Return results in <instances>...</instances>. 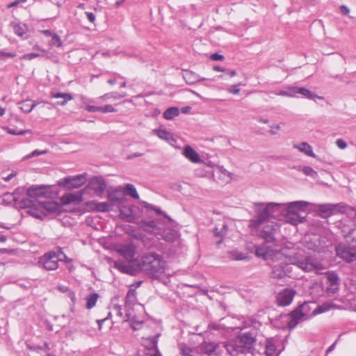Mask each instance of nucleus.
Here are the masks:
<instances>
[{
    "label": "nucleus",
    "mask_w": 356,
    "mask_h": 356,
    "mask_svg": "<svg viewBox=\"0 0 356 356\" xmlns=\"http://www.w3.org/2000/svg\"><path fill=\"white\" fill-rule=\"evenodd\" d=\"M309 205L310 203L306 201L255 203L254 210L256 214L250 220V226L257 228L263 223H267L261 235L266 241H272L274 239L273 234L277 229V225L270 220L271 218H284L286 222L296 225L305 220V217L300 216L299 212L305 211Z\"/></svg>",
    "instance_id": "1"
},
{
    "label": "nucleus",
    "mask_w": 356,
    "mask_h": 356,
    "mask_svg": "<svg viewBox=\"0 0 356 356\" xmlns=\"http://www.w3.org/2000/svg\"><path fill=\"white\" fill-rule=\"evenodd\" d=\"M255 254L257 257L268 261L272 267V275L275 278L290 276L289 265L291 264L307 272L324 268L321 263L305 254L302 250H297L289 246L277 250L264 244L256 248Z\"/></svg>",
    "instance_id": "2"
},
{
    "label": "nucleus",
    "mask_w": 356,
    "mask_h": 356,
    "mask_svg": "<svg viewBox=\"0 0 356 356\" xmlns=\"http://www.w3.org/2000/svg\"><path fill=\"white\" fill-rule=\"evenodd\" d=\"M115 250L126 260L115 261L114 266L117 269L129 275H135L139 271V260L136 257V246L133 243L119 244L116 245Z\"/></svg>",
    "instance_id": "3"
},
{
    "label": "nucleus",
    "mask_w": 356,
    "mask_h": 356,
    "mask_svg": "<svg viewBox=\"0 0 356 356\" xmlns=\"http://www.w3.org/2000/svg\"><path fill=\"white\" fill-rule=\"evenodd\" d=\"M121 189L117 188L110 191L107 194L108 202H99L97 201H89L86 203V207L90 211L107 212L115 210V207H120L124 204L127 199L120 193Z\"/></svg>",
    "instance_id": "4"
},
{
    "label": "nucleus",
    "mask_w": 356,
    "mask_h": 356,
    "mask_svg": "<svg viewBox=\"0 0 356 356\" xmlns=\"http://www.w3.org/2000/svg\"><path fill=\"white\" fill-rule=\"evenodd\" d=\"M140 270H143L147 275L159 278L165 270V261L162 257L156 253L149 252L139 260Z\"/></svg>",
    "instance_id": "5"
},
{
    "label": "nucleus",
    "mask_w": 356,
    "mask_h": 356,
    "mask_svg": "<svg viewBox=\"0 0 356 356\" xmlns=\"http://www.w3.org/2000/svg\"><path fill=\"white\" fill-rule=\"evenodd\" d=\"M180 351L183 356H199L198 350L207 355L214 354L220 356H230L232 350L228 343H204L199 348L191 349L185 345H180Z\"/></svg>",
    "instance_id": "6"
},
{
    "label": "nucleus",
    "mask_w": 356,
    "mask_h": 356,
    "mask_svg": "<svg viewBox=\"0 0 356 356\" xmlns=\"http://www.w3.org/2000/svg\"><path fill=\"white\" fill-rule=\"evenodd\" d=\"M139 310L143 311V306L136 302V294L134 289H131L128 291L126 296L125 301V316L124 321H130L131 327L134 329H138L142 323V318L140 314H137L136 312Z\"/></svg>",
    "instance_id": "7"
},
{
    "label": "nucleus",
    "mask_w": 356,
    "mask_h": 356,
    "mask_svg": "<svg viewBox=\"0 0 356 356\" xmlns=\"http://www.w3.org/2000/svg\"><path fill=\"white\" fill-rule=\"evenodd\" d=\"M24 204L27 208V213L38 219H42L48 214L57 213L60 209L58 203L51 201L33 202L32 200H27L24 202Z\"/></svg>",
    "instance_id": "8"
},
{
    "label": "nucleus",
    "mask_w": 356,
    "mask_h": 356,
    "mask_svg": "<svg viewBox=\"0 0 356 356\" xmlns=\"http://www.w3.org/2000/svg\"><path fill=\"white\" fill-rule=\"evenodd\" d=\"M254 341V335L249 331H243L240 333L236 341L228 342L230 348L232 350L231 355L238 353H243L247 346H250Z\"/></svg>",
    "instance_id": "9"
},
{
    "label": "nucleus",
    "mask_w": 356,
    "mask_h": 356,
    "mask_svg": "<svg viewBox=\"0 0 356 356\" xmlns=\"http://www.w3.org/2000/svg\"><path fill=\"white\" fill-rule=\"evenodd\" d=\"M141 227L146 232L154 234L158 239H164L166 241H174L177 236V232L170 229H165L163 232H161L160 228L157 227L155 221L142 222Z\"/></svg>",
    "instance_id": "10"
},
{
    "label": "nucleus",
    "mask_w": 356,
    "mask_h": 356,
    "mask_svg": "<svg viewBox=\"0 0 356 356\" xmlns=\"http://www.w3.org/2000/svg\"><path fill=\"white\" fill-rule=\"evenodd\" d=\"M275 94L280 96H286L289 97H305L308 99L316 100V99H321L314 92L305 88L300 87H289L286 90H281L275 92Z\"/></svg>",
    "instance_id": "11"
},
{
    "label": "nucleus",
    "mask_w": 356,
    "mask_h": 356,
    "mask_svg": "<svg viewBox=\"0 0 356 356\" xmlns=\"http://www.w3.org/2000/svg\"><path fill=\"white\" fill-rule=\"evenodd\" d=\"M87 181L86 175L85 174L78 175L76 176H70L60 179L58 181V185L68 189L78 188L82 186Z\"/></svg>",
    "instance_id": "12"
},
{
    "label": "nucleus",
    "mask_w": 356,
    "mask_h": 356,
    "mask_svg": "<svg viewBox=\"0 0 356 356\" xmlns=\"http://www.w3.org/2000/svg\"><path fill=\"white\" fill-rule=\"evenodd\" d=\"M306 307H307V304H304L299 309L293 311L291 314L283 316V321L287 324L289 328H294L303 320L304 317L306 316L303 310H305Z\"/></svg>",
    "instance_id": "13"
},
{
    "label": "nucleus",
    "mask_w": 356,
    "mask_h": 356,
    "mask_svg": "<svg viewBox=\"0 0 356 356\" xmlns=\"http://www.w3.org/2000/svg\"><path fill=\"white\" fill-rule=\"evenodd\" d=\"M92 99H88L83 97V106L88 112H100L103 113H114L117 110L111 104H106L102 106V104H97L94 102H91Z\"/></svg>",
    "instance_id": "14"
},
{
    "label": "nucleus",
    "mask_w": 356,
    "mask_h": 356,
    "mask_svg": "<svg viewBox=\"0 0 356 356\" xmlns=\"http://www.w3.org/2000/svg\"><path fill=\"white\" fill-rule=\"evenodd\" d=\"M63 258L54 252H49L40 258L38 264L47 270H54L58 266V261Z\"/></svg>",
    "instance_id": "15"
},
{
    "label": "nucleus",
    "mask_w": 356,
    "mask_h": 356,
    "mask_svg": "<svg viewBox=\"0 0 356 356\" xmlns=\"http://www.w3.org/2000/svg\"><path fill=\"white\" fill-rule=\"evenodd\" d=\"M118 209L119 211V217L122 220L127 222H134L136 218V214L135 211L136 207L133 204L126 200L124 203L122 204Z\"/></svg>",
    "instance_id": "16"
},
{
    "label": "nucleus",
    "mask_w": 356,
    "mask_h": 356,
    "mask_svg": "<svg viewBox=\"0 0 356 356\" xmlns=\"http://www.w3.org/2000/svg\"><path fill=\"white\" fill-rule=\"evenodd\" d=\"M295 295V290L292 289H284L276 296V302L279 306H288L292 302Z\"/></svg>",
    "instance_id": "17"
},
{
    "label": "nucleus",
    "mask_w": 356,
    "mask_h": 356,
    "mask_svg": "<svg viewBox=\"0 0 356 356\" xmlns=\"http://www.w3.org/2000/svg\"><path fill=\"white\" fill-rule=\"evenodd\" d=\"M88 187L92 190L98 196H102L106 188V184L103 178L95 177L90 179Z\"/></svg>",
    "instance_id": "18"
},
{
    "label": "nucleus",
    "mask_w": 356,
    "mask_h": 356,
    "mask_svg": "<svg viewBox=\"0 0 356 356\" xmlns=\"http://www.w3.org/2000/svg\"><path fill=\"white\" fill-rule=\"evenodd\" d=\"M336 252L337 256L347 261H352L356 257V250L345 245H338Z\"/></svg>",
    "instance_id": "19"
},
{
    "label": "nucleus",
    "mask_w": 356,
    "mask_h": 356,
    "mask_svg": "<svg viewBox=\"0 0 356 356\" xmlns=\"http://www.w3.org/2000/svg\"><path fill=\"white\" fill-rule=\"evenodd\" d=\"M49 186H35L27 190V195L30 198L36 199L42 197H49Z\"/></svg>",
    "instance_id": "20"
},
{
    "label": "nucleus",
    "mask_w": 356,
    "mask_h": 356,
    "mask_svg": "<svg viewBox=\"0 0 356 356\" xmlns=\"http://www.w3.org/2000/svg\"><path fill=\"white\" fill-rule=\"evenodd\" d=\"M213 176L214 179L221 184H226L231 181L232 177L229 172L222 166L217 165L214 167L213 170Z\"/></svg>",
    "instance_id": "21"
},
{
    "label": "nucleus",
    "mask_w": 356,
    "mask_h": 356,
    "mask_svg": "<svg viewBox=\"0 0 356 356\" xmlns=\"http://www.w3.org/2000/svg\"><path fill=\"white\" fill-rule=\"evenodd\" d=\"M152 134L156 135L160 139L165 140L170 145L177 147V139L174 137L172 134L165 129H155L152 131Z\"/></svg>",
    "instance_id": "22"
},
{
    "label": "nucleus",
    "mask_w": 356,
    "mask_h": 356,
    "mask_svg": "<svg viewBox=\"0 0 356 356\" xmlns=\"http://www.w3.org/2000/svg\"><path fill=\"white\" fill-rule=\"evenodd\" d=\"M182 154L191 163H200L202 162L200 154L190 145L184 147L182 151Z\"/></svg>",
    "instance_id": "23"
},
{
    "label": "nucleus",
    "mask_w": 356,
    "mask_h": 356,
    "mask_svg": "<svg viewBox=\"0 0 356 356\" xmlns=\"http://www.w3.org/2000/svg\"><path fill=\"white\" fill-rule=\"evenodd\" d=\"M83 200V192L79 191L73 193H67L60 198L63 204L67 205L72 203H79Z\"/></svg>",
    "instance_id": "24"
},
{
    "label": "nucleus",
    "mask_w": 356,
    "mask_h": 356,
    "mask_svg": "<svg viewBox=\"0 0 356 356\" xmlns=\"http://www.w3.org/2000/svg\"><path fill=\"white\" fill-rule=\"evenodd\" d=\"M293 148L298 149V151H300V152L305 154V155H307L308 156H311L313 158L316 157V155L313 152L312 146L306 142L294 144Z\"/></svg>",
    "instance_id": "25"
},
{
    "label": "nucleus",
    "mask_w": 356,
    "mask_h": 356,
    "mask_svg": "<svg viewBox=\"0 0 356 356\" xmlns=\"http://www.w3.org/2000/svg\"><path fill=\"white\" fill-rule=\"evenodd\" d=\"M122 97H123V95H120L118 92H108L102 96L98 97L95 99H92L91 102H94L97 104H103L104 102H107L110 99L116 100Z\"/></svg>",
    "instance_id": "26"
},
{
    "label": "nucleus",
    "mask_w": 356,
    "mask_h": 356,
    "mask_svg": "<svg viewBox=\"0 0 356 356\" xmlns=\"http://www.w3.org/2000/svg\"><path fill=\"white\" fill-rule=\"evenodd\" d=\"M12 26L15 33L19 37H24L29 30L26 24L22 23H13Z\"/></svg>",
    "instance_id": "27"
},
{
    "label": "nucleus",
    "mask_w": 356,
    "mask_h": 356,
    "mask_svg": "<svg viewBox=\"0 0 356 356\" xmlns=\"http://www.w3.org/2000/svg\"><path fill=\"white\" fill-rule=\"evenodd\" d=\"M184 79L188 84H193L199 81L207 80L206 78L200 77L198 75L191 72H186L184 74Z\"/></svg>",
    "instance_id": "28"
},
{
    "label": "nucleus",
    "mask_w": 356,
    "mask_h": 356,
    "mask_svg": "<svg viewBox=\"0 0 356 356\" xmlns=\"http://www.w3.org/2000/svg\"><path fill=\"white\" fill-rule=\"evenodd\" d=\"M99 297V294L97 293H93L88 295L86 298V308L88 309H91L92 308H93L95 306Z\"/></svg>",
    "instance_id": "29"
},
{
    "label": "nucleus",
    "mask_w": 356,
    "mask_h": 356,
    "mask_svg": "<svg viewBox=\"0 0 356 356\" xmlns=\"http://www.w3.org/2000/svg\"><path fill=\"white\" fill-rule=\"evenodd\" d=\"M276 345L273 339H268L266 345V353L268 356H273L276 353Z\"/></svg>",
    "instance_id": "30"
},
{
    "label": "nucleus",
    "mask_w": 356,
    "mask_h": 356,
    "mask_svg": "<svg viewBox=\"0 0 356 356\" xmlns=\"http://www.w3.org/2000/svg\"><path fill=\"white\" fill-rule=\"evenodd\" d=\"M179 113V110L177 107H170L164 112L163 116L167 120H172L177 117Z\"/></svg>",
    "instance_id": "31"
},
{
    "label": "nucleus",
    "mask_w": 356,
    "mask_h": 356,
    "mask_svg": "<svg viewBox=\"0 0 356 356\" xmlns=\"http://www.w3.org/2000/svg\"><path fill=\"white\" fill-rule=\"evenodd\" d=\"M124 191L125 193L135 198V199H138L139 198V195L137 193V191H136V187L133 185V184H127L125 186H124Z\"/></svg>",
    "instance_id": "32"
},
{
    "label": "nucleus",
    "mask_w": 356,
    "mask_h": 356,
    "mask_svg": "<svg viewBox=\"0 0 356 356\" xmlns=\"http://www.w3.org/2000/svg\"><path fill=\"white\" fill-rule=\"evenodd\" d=\"M136 356H161L157 349L152 347L149 349H144L138 352Z\"/></svg>",
    "instance_id": "33"
},
{
    "label": "nucleus",
    "mask_w": 356,
    "mask_h": 356,
    "mask_svg": "<svg viewBox=\"0 0 356 356\" xmlns=\"http://www.w3.org/2000/svg\"><path fill=\"white\" fill-rule=\"evenodd\" d=\"M229 257L232 260L240 261V260H245L248 259V256L246 254L239 252L238 250H233L229 252Z\"/></svg>",
    "instance_id": "34"
},
{
    "label": "nucleus",
    "mask_w": 356,
    "mask_h": 356,
    "mask_svg": "<svg viewBox=\"0 0 356 356\" xmlns=\"http://www.w3.org/2000/svg\"><path fill=\"white\" fill-rule=\"evenodd\" d=\"M317 209L321 213L327 216L333 212L334 206L332 204H319L317 206Z\"/></svg>",
    "instance_id": "35"
},
{
    "label": "nucleus",
    "mask_w": 356,
    "mask_h": 356,
    "mask_svg": "<svg viewBox=\"0 0 356 356\" xmlns=\"http://www.w3.org/2000/svg\"><path fill=\"white\" fill-rule=\"evenodd\" d=\"M54 98H63V101L58 102L57 104L61 106H64L66 102L69 100L72 99V97L71 95L67 93H60L57 92L53 95Z\"/></svg>",
    "instance_id": "36"
},
{
    "label": "nucleus",
    "mask_w": 356,
    "mask_h": 356,
    "mask_svg": "<svg viewBox=\"0 0 356 356\" xmlns=\"http://www.w3.org/2000/svg\"><path fill=\"white\" fill-rule=\"evenodd\" d=\"M21 104L20 108L24 113H30L36 106V104L32 103L30 100L24 101Z\"/></svg>",
    "instance_id": "37"
},
{
    "label": "nucleus",
    "mask_w": 356,
    "mask_h": 356,
    "mask_svg": "<svg viewBox=\"0 0 356 356\" xmlns=\"http://www.w3.org/2000/svg\"><path fill=\"white\" fill-rule=\"evenodd\" d=\"M331 309V305L330 303H324L321 305H319L316 309H315L313 312V315H316L318 314H321Z\"/></svg>",
    "instance_id": "38"
},
{
    "label": "nucleus",
    "mask_w": 356,
    "mask_h": 356,
    "mask_svg": "<svg viewBox=\"0 0 356 356\" xmlns=\"http://www.w3.org/2000/svg\"><path fill=\"white\" fill-rule=\"evenodd\" d=\"M301 168L302 172L307 176H309L312 178H316L318 175L317 172L309 166H303Z\"/></svg>",
    "instance_id": "39"
},
{
    "label": "nucleus",
    "mask_w": 356,
    "mask_h": 356,
    "mask_svg": "<svg viewBox=\"0 0 356 356\" xmlns=\"http://www.w3.org/2000/svg\"><path fill=\"white\" fill-rule=\"evenodd\" d=\"M244 86L242 83H238L237 84H233L227 87L226 89L227 91L232 95H238L240 92L239 86Z\"/></svg>",
    "instance_id": "40"
},
{
    "label": "nucleus",
    "mask_w": 356,
    "mask_h": 356,
    "mask_svg": "<svg viewBox=\"0 0 356 356\" xmlns=\"http://www.w3.org/2000/svg\"><path fill=\"white\" fill-rule=\"evenodd\" d=\"M49 45L51 46H56V47H61L63 45V42L60 39V38L57 34H54L51 37V40L49 42Z\"/></svg>",
    "instance_id": "41"
},
{
    "label": "nucleus",
    "mask_w": 356,
    "mask_h": 356,
    "mask_svg": "<svg viewBox=\"0 0 356 356\" xmlns=\"http://www.w3.org/2000/svg\"><path fill=\"white\" fill-rule=\"evenodd\" d=\"M6 129L7 132L11 135H24L25 134L30 132L29 130L17 131L16 129L8 128V127Z\"/></svg>",
    "instance_id": "42"
},
{
    "label": "nucleus",
    "mask_w": 356,
    "mask_h": 356,
    "mask_svg": "<svg viewBox=\"0 0 356 356\" xmlns=\"http://www.w3.org/2000/svg\"><path fill=\"white\" fill-rule=\"evenodd\" d=\"M47 152V149H44V150H38V149H36V150H34L33 152H32L30 154L26 155L24 157V159H30L31 157L38 156L46 154Z\"/></svg>",
    "instance_id": "43"
},
{
    "label": "nucleus",
    "mask_w": 356,
    "mask_h": 356,
    "mask_svg": "<svg viewBox=\"0 0 356 356\" xmlns=\"http://www.w3.org/2000/svg\"><path fill=\"white\" fill-rule=\"evenodd\" d=\"M227 232V225L225 224L222 225V228L219 230L218 227L215 229L214 233L216 236H222Z\"/></svg>",
    "instance_id": "44"
},
{
    "label": "nucleus",
    "mask_w": 356,
    "mask_h": 356,
    "mask_svg": "<svg viewBox=\"0 0 356 356\" xmlns=\"http://www.w3.org/2000/svg\"><path fill=\"white\" fill-rule=\"evenodd\" d=\"M40 55L39 54H37V53H29V54H26L24 55H23L21 58L23 59V60H32L33 58H38L39 57Z\"/></svg>",
    "instance_id": "45"
},
{
    "label": "nucleus",
    "mask_w": 356,
    "mask_h": 356,
    "mask_svg": "<svg viewBox=\"0 0 356 356\" xmlns=\"http://www.w3.org/2000/svg\"><path fill=\"white\" fill-rule=\"evenodd\" d=\"M335 143L337 147L341 149H345L347 147V143L343 139L339 138L336 140Z\"/></svg>",
    "instance_id": "46"
},
{
    "label": "nucleus",
    "mask_w": 356,
    "mask_h": 356,
    "mask_svg": "<svg viewBox=\"0 0 356 356\" xmlns=\"http://www.w3.org/2000/svg\"><path fill=\"white\" fill-rule=\"evenodd\" d=\"M113 312H115V314L117 316H118L119 317H121V318L123 317L122 309L120 305H114Z\"/></svg>",
    "instance_id": "47"
},
{
    "label": "nucleus",
    "mask_w": 356,
    "mask_h": 356,
    "mask_svg": "<svg viewBox=\"0 0 356 356\" xmlns=\"http://www.w3.org/2000/svg\"><path fill=\"white\" fill-rule=\"evenodd\" d=\"M339 289L338 283H332L330 284V286L327 289V293L329 294L330 293H335Z\"/></svg>",
    "instance_id": "48"
},
{
    "label": "nucleus",
    "mask_w": 356,
    "mask_h": 356,
    "mask_svg": "<svg viewBox=\"0 0 356 356\" xmlns=\"http://www.w3.org/2000/svg\"><path fill=\"white\" fill-rule=\"evenodd\" d=\"M328 280H329L330 284H332V283H338V277L334 274L329 275Z\"/></svg>",
    "instance_id": "49"
},
{
    "label": "nucleus",
    "mask_w": 356,
    "mask_h": 356,
    "mask_svg": "<svg viewBox=\"0 0 356 356\" xmlns=\"http://www.w3.org/2000/svg\"><path fill=\"white\" fill-rule=\"evenodd\" d=\"M16 55L15 54H13V53L5 52V51H0V58H1L3 56L8 57V58H13Z\"/></svg>",
    "instance_id": "50"
},
{
    "label": "nucleus",
    "mask_w": 356,
    "mask_h": 356,
    "mask_svg": "<svg viewBox=\"0 0 356 356\" xmlns=\"http://www.w3.org/2000/svg\"><path fill=\"white\" fill-rule=\"evenodd\" d=\"M110 316H111V312L108 313L107 317H106V318H104L103 319L97 320V323L98 324V328H99V330H102V324L104 323V322L106 321Z\"/></svg>",
    "instance_id": "51"
},
{
    "label": "nucleus",
    "mask_w": 356,
    "mask_h": 356,
    "mask_svg": "<svg viewBox=\"0 0 356 356\" xmlns=\"http://www.w3.org/2000/svg\"><path fill=\"white\" fill-rule=\"evenodd\" d=\"M211 58L213 60H222L224 58L222 55H220V54H212Z\"/></svg>",
    "instance_id": "52"
},
{
    "label": "nucleus",
    "mask_w": 356,
    "mask_h": 356,
    "mask_svg": "<svg viewBox=\"0 0 356 356\" xmlns=\"http://www.w3.org/2000/svg\"><path fill=\"white\" fill-rule=\"evenodd\" d=\"M340 10L343 15H348L350 13L349 8L344 5L340 6Z\"/></svg>",
    "instance_id": "53"
},
{
    "label": "nucleus",
    "mask_w": 356,
    "mask_h": 356,
    "mask_svg": "<svg viewBox=\"0 0 356 356\" xmlns=\"http://www.w3.org/2000/svg\"><path fill=\"white\" fill-rule=\"evenodd\" d=\"M86 15H87L88 19L90 22H95V15L93 13H87Z\"/></svg>",
    "instance_id": "54"
},
{
    "label": "nucleus",
    "mask_w": 356,
    "mask_h": 356,
    "mask_svg": "<svg viewBox=\"0 0 356 356\" xmlns=\"http://www.w3.org/2000/svg\"><path fill=\"white\" fill-rule=\"evenodd\" d=\"M40 33L47 37H52V35L54 34V33H52L51 31L49 30H42V31H40Z\"/></svg>",
    "instance_id": "55"
},
{
    "label": "nucleus",
    "mask_w": 356,
    "mask_h": 356,
    "mask_svg": "<svg viewBox=\"0 0 356 356\" xmlns=\"http://www.w3.org/2000/svg\"><path fill=\"white\" fill-rule=\"evenodd\" d=\"M270 129H271V131H272V133L275 134L277 131H279V130H280V125H278V124H273V125L270 127Z\"/></svg>",
    "instance_id": "56"
},
{
    "label": "nucleus",
    "mask_w": 356,
    "mask_h": 356,
    "mask_svg": "<svg viewBox=\"0 0 356 356\" xmlns=\"http://www.w3.org/2000/svg\"><path fill=\"white\" fill-rule=\"evenodd\" d=\"M145 207L151 209H154L158 213H161V210L159 209H157L155 207H154L152 205H150L149 204L145 203Z\"/></svg>",
    "instance_id": "57"
},
{
    "label": "nucleus",
    "mask_w": 356,
    "mask_h": 356,
    "mask_svg": "<svg viewBox=\"0 0 356 356\" xmlns=\"http://www.w3.org/2000/svg\"><path fill=\"white\" fill-rule=\"evenodd\" d=\"M19 3H20V1L16 0V1L10 3V4H8V8H13V7L17 6Z\"/></svg>",
    "instance_id": "58"
},
{
    "label": "nucleus",
    "mask_w": 356,
    "mask_h": 356,
    "mask_svg": "<svg viewBox=\"0 0 356 356\" xmlns=\"http://www.w3.org/2000/svg\"><path fill=\"white\" fill-rule=\"evenodd\" d=\"M226 73H227V75H229L231 77L235 76L236 75V72L235 70H226Z\"/></svg>",
    "instance_id": "59"
},
{
    "label": "nucleus",
    "mask_w": 356,
    "mask_h": 356,
    "mask_svg": "<svg viewBox=\"0 0 356 356\" xmlns=\"http://www.w3.org/2000/svg\"><path fill=\"white\" fill-rule=\"evenodd\" d=\"M213 70H215L216 72H226V70L224 68H222L220 66H214Z\"/></svg>",
    "instance_id": "60"
},
{
    "label": "nucleus",
    "mask_w": 356,
    "mask_h": 356,
    "mask_svg": "<svg viewBox=\"0 0 356 356\" xmlns=\"http://www.w3.org/2000/svg\"><path fill=\"white\" fill-rule=\"evenodd\" d=\"M191 108L190 106L183 107L181 108V112L183 113H188L191 111Z\"/></svg>",
    "instance_id": "61"
},
{
    "label": "nucleus",
    "mask_w": 356,
    "mask_h": 356,
    "mask_svg": "<svg viewBox=\"0 0 356 356\" xmlns=\"http://www.w3.org/2000/svg\"><path fill=\"white\" fill-rule=\"evenodd\" d=\"M15 176V174L11 173V174H10L9 175H8L7 177H6L4 178V179H5V181H10L13 177H14Z\"/></svg>",
    "instance_id": "62"
},
{
    "label": "nucleus",
    "mask_w": 356,
    "mask_h": 356,
    "mask_svg": "<svg viewBox=\"0 0 356 356\" xmlns=\"http://www.w3.org/2000/svg\"><path fill=\"white\" fill-rule=\"evenodd\" d=\"M350 234L354 235L353 240L356 241V228L353 229L351 230V232H350Z\"/></svg>",
    "instance_id": "63"
},
{
    "label": "nucleus",
    "mask_w": 356,
    "mask_h": 356,
    "mask_svg": "<svg viewBox=\"0 0 356 356\" xmlns=\"http://www.w3.org/2000/svg\"><path fill=\"white\" fill-rule=\"evenodd\" d=\"M334 347H335V343H334V344L331 345V346L327 348V353H330V352H332V351L334 350Z\"/></svg>",
    "instance_id": "64"
}]
</instances>
